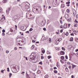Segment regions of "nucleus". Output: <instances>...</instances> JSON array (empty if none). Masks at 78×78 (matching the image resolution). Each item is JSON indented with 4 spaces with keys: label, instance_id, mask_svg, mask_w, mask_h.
Returning a JSON list of instances; mask_svg holds the SVG:
<instances>
[{
    "label": "nucleus",
    "instance_id": "nucleus-1",
    "mask_svg": "<svg viewBox=\"0 0 78 78\" xmlns=\"http://www.w3.org/2000/svg\"><path fill=\"white\" fill-rule=\"evenodd\" d=\"M33 11L34 13H38L40 12V9H39V7L37 6L34 7L33 9Z\"/></svg>",
    "mask_w": 78,
    "mask_h": 78
},
{
    "label": "nucleus",
    "instance_id": "nucleus-2",
    "mask_svg": "<svg viewBox=\"0 0 78 78\" xmlns=\"http://www.w3.org/2000/svg\"><path fill=\"white\" fill-rule=\"evenodd\" d=\"M29 60V61H31V62H33V63H35L36 62L35 59V56L34 55H31L30 56V59Z\"/></svg>",
    "mask_w": 78,
    "mask_h": 78
},
{
    "label": "nucleus",
    "instance_id": "nucleus-3",
    "mask_svg": "<svg viewBox=\"0 0 78 78\" xmlns=\"http://www.w3.org/2000/svg\"><path fill=\"white\" fill-rule=\"evenodd\" d=\"M31 12H28L26 14V18L27 19H29L30 17H31Z\"/></svg>",
    "mask_w": 78,
    "mask_h": 78
},
{
    "label": "nucleus",
    "instance_id": "nucleus-4",
    "mask_svg": "<svg viewBox=\"0 0 78 78\" xmlns=\"http://www.w3.org/2000/svg\"><path fill=\"white\" fill-rule=\"evenodd\" d=\"M22 40V39L21 37H18L16 40V43L17 44V42H18V41H19V42H21Z\"/></svg>",
    "mask_w": 78,
    "mask_h": 78
},
{
    "label": "nucleus",
    "instance_id": "nucleus-5",
    "mask_svg": "<svg viewBox=\"0 0 78 78\" xmlns=\"http://www.w3.org/2000/svg\"><path fill=\"white\" fill-rule=\"evenodd\" d=\"M65 17L66 19H68V18H69V15L68 14H66L65 15Z\"/></svg>",
    "mask_w": 78,
    "mask_h": 78
},
{
    "label": "nucleus",
    "instance_id": "nucleus-6",
    "mask_svg": "<svg viewBox=\"0 0 78 78\" xmlns=\"http://www.w3.org/2000/svg\"><path fill=\"white\" fill-rule=\"evenodd\" d=\"M5 20V17H2L1 18V19L0 20V21H1V22H3V21H4Z\"/></svg>",
    "mask_w": 78,
    "mask_h": 78
},
{
    "label": "nucleus",
    "instance_id": "nucleus-7",
    "mask_svg": "<svg viewBox=\"0 0 78 78\" xmlns=\"http://www.w3.org/2000/svg\"><path fill=\"white\" fill-rule=\"evenodd\" d=\"M53 2L58 3H60V1H58V0H53Z\"/></svg>",
    "mask_w": 78,
    "mask_h": 78
},
{
    "label": "nucleus",
    "instance_id": "nucleus-8",
    "mask_svg": "<svg viewBox=\"0 0 78 78\" xmlns=\"http://www.w3.org/2000/svg\"><path fill=\"white\" fill-rule=\"evenodd\" d=\"M25 8L26 9H29L30 7L28 5H26L25 6Z\"/></svg>",
    "mask_w": 78,
    "mask_h": 78
},
{
    "label": "nucleus",
    "instance_id": "nucleus-9",
    "mask_svg": "<svg viewBox=\"0 0 78 78\" xmlns=\"http://www.w3.org/2000/svg\"><path fill=\"white\" fill-rule=\"evenodd\" d=\"M41 52L42 53H45V49H44V48H42L41 49Z\"/></svg>",
    "mask_w": 78,
    "mask_h": 78
},
{
    "label": "nucleus",
    "instance_id": "nucleus-10",
    "mask_svg": "<svg viewBox=\"0 0 78 78\" xmlns=\"http://www.w3.org/2000/svg\"><path fill=\"white\" fill-rule=\"evenodd\" d=\"M60 54L61 55H65V52H64V51H61L60 52Z\"/></svg>",
    "mask_w": 78,
    "mask_h": 78
},
{
    "label": "nucleus",
    "instance_id": "nucleus-11",
    "mask_svg": "<svg viewBox=\"0 0 78 78\" xmlns=\"http://www.w3.org/2000/svg\"><path fill=\"white\" fill-rule=\"evenodd\" d=\"M63 27L64 28H66L67 27V24L65 23L63 25Z\"/></svg>",
    "mask_w": 78,
    "mask_h": 78
},
{
    "label": "nucleus",
    "instance_id": "nucleus-12",
    "mask_svg": "<svg viewBox=\"0 0 78 78\" xmlns=\"http://www.w3.org/2000/svg\"><path fill=\"white\" fill-rule=\"evenodd\" d=\"M13 72H14V73H16V72L17 70L16 69V68H14V69H13Z\"/></svg>",
    "mask_w": 78,
    "mask_h": 78
},
{
    "label": "nucleus",
    "instance_id": "nucleus-13",
    "mask_svg": "<svg viewBox=\"0 0 78 78\" xmlns=\"http://www.w3.org/2000/svg\"><path fill=\"white\" fill-rule=\"evenodd\" d=\"M73 12L74 15V17H75L76 15V11H75V10H74L73 11Z\"/></svg>",
    "mask_w": 78,
    "mask_h": 78
},
{
    "label": "nucleus",
    "instance_id": "nucleus-14",
    "mask_svg": "<svg viewBox=\"0 0 78 78\" xmlns=\"http://www.w3.org/2000/svg\"><path fill=\"white\" fill-rule=\"evenodd\" d=\"M73 41V37H71L70 38V40H69V41L70 42H72Z\"/></svg>",
    "mask_w": 78,
    "mask_h": 78
},
{
    "label": "nucleus",
    "instance_id": "nucleus-15",
    "mask_svg": "<svg viewBox=\"0 0 78 78\" xmlns=\"http://www.w3.org/2000/svg\"><path fill=\"white\" fill-rule=\"evenodd\" d=\"M42 25L43 26L44 25H45V21H42Z\"/></svg>",
    "mask_w": 78,
    "mask_h": 78
},
{
    "label": "nucleus",
    "instance_id": "nucleus-16",
    "mask_svg": "<svg viewBox=\"0 0 78 78\" xmlns=\"http://www.w3.org/2000/svg\"><path fill=\"white\" fill-rule=\"evenodd\" d=\"M65 7V5L64 4H62L61 5V8H64Z\"/></svg>",
    "mask_w": 78,
    "mask_h": 78
},
{
    "label": "nucleus",
    "instance_id": "nucleus-17",
    "mask_svg": "<svg viewBox=\"0 0 78 78\" xmlns=\"http://www.w3.org/2000/svg\"><path fill=\"white\" fill-rule=\"evenodd\" d=\"M10 10V8H9L6 11V12L7 13V14L9 13V10Z\"/></svg>",
    "mask_w": 78,
    "mask_h": 78
},
{
    "label": "nucleus",
    "instance_id": "nucleus-18",
    "mask_svg": "<svg viewBox=\"0 0 78 78\" xmlns=\"http://www.w3.org/2000/svg\"><path fill=\"white\" fill-rule=\"evenodd\" d=\"M64 58H65V57H64V56H61L60 57V59H62V60H63V59H64Z\"/></svg>",
    "mask_w": 78,
    "mask_h": 78
},
{
    "label": "nucleus",
    "instance_id": "nucleus-19",
    "mask_svg": "<svg viewBox=\"0 0 78 78\" xmlns=\"http://www.w3.org/2000/svg\"><path fill=\"white\" fill-rule=\"evenodd\" d=\"M73 32L74 33V34H75L76 35H77V32H76V31H73Z\"/></svg>",
    "mask_w": 78,
    "mask_h": 78
},
{
    "label": "nucleus",
    "instance_id": "nucleus-20",
    "mask_svg": "<svg viewBox=\"0 0 78 78\" xmlns=\"http://www.w3.org/2000/svg\"><path fill=\"white\" fill-rule=\"evenodd\" d=\"M76 67V66L75 65H73L72 66V69H74V67Z\"/></svg>",
    "mask_w": 78,
    "mask_h": 78
},
{
    "label": "nucleus",
    "instance_id": "nucleus-21",
    "mask_svg": "<svg viewBox=\"0 0 78 78\" xmlns=\"http://www.w3.org/2000/svg\"><path fill=\"white\" fill-rule=\"evenodd\" d=\"M62 40V38H59V39L58 40V42H60V41H61Z\"/></svg>",
    "mask_w": 78,
    "mask_h": 78
},
{
    "label": "nucleus",
    "instance_id": "nucleus-22",
    "mask_svg": "<svg viewBox=\"0 0 78 78\" xmlns=\"http://www.w3.org/2000/svg\"><path fill=\"white\" fill-rule=\"evenodd\" d=\"M65 35L66 36H68L69 35L68 32H66V34H65Z\"/></svg>",
    "mask_w": 78,
    "mask_h": 78
},
{
    "label": "nucleus",
    "instance_id": "nucleus-23",
    "mask_svg": "<svg viewBox=\"0 0 78 78\" xmlns=\"http://www.w3.org/2000/svg\"><path fill=\"white\" fill-rule=\"evenodd\" d=\"M75 41L76 42H78V38H75Z\"/></svg>",
    "mask_w": 78,
    "mask_h": 78
},
{
    "label": "nucleus",
    "instance_id": "nucleus-24",
    "mask_svg": "<svg viewBox=\"0 0 78 78\" xmlns=\"http://www.w3.org/2000/svg\"><path fill=\"white\" fill-rule=\"evenodd\" d=\"M2 2L3 3H6L7 0H3Z\"/></svg>",
    "mask_w": 78,
    "mask_h": 78
},
{
    "label": "nucleus",
    "instance_id": "nucleus-25",
    "mask_svg": "<svg viewBox=\"0 0 78 78\" xmlns=\"http://www.w3.org/2000/svg\"><path fill=\"white\" fill-rule=\"evenodd\" d=\"M34 45H32V47H31V48L32 49H34Z\"/></svg>",
    "mask_w": 78,
    "mask_h": 78
},
{
    "label": "nucleus",
    "instance_id": "nucleus-26",
    "mask_svg": "<svg viewBox=\"0 0 78 78\" xmlns=\"http://www.w3.org/2000/svg\"><path fill=\"white\" fill-rule=\"evenodd\" d=\"M74 22H75V23H78V21L76 20V19L74 21Z\"/></svg>",
    "mask_w": 78,
    "mask_h": 78
},
{
    "label": "nucleus",
    "instance_id": "nucleus-27",
    "mask_svg": "<svg viewBox=\"0 0 78 78\" xmlns=\"http://www.w3.org/2000/svg\"><path fill=\"white\" fill-rule=\"evenodd\" d=\"M78 26V24H76L74 25V27H77Z\"/></svg>",
    "mask_w": 78,
    "mask_h": 78
},
{
    "label": "nucleus",
    "instance_id": "nucleus-28",
    "mask_svg": "<svg viewBox=\"0 0 78 78\" xmlns=\"http://www.w3.org/2000/svg\"><path fill=\"white\" fill-rule=\"evenodd\" d=\"M21 41L19 42V41H18L17 44H19V45H20V43Z\"/></svg>",
    "mask_w": 78,
    "mask_h": 78
},
{
    "label": "nucleus",
    "instance_id": "nucleus-29",
    "mask_svg": "<svg viewBox=\"0 0 78 78\" xmlns=\"http://www.w3.org/2000/svg\"><path fill=\"white\" fill-rule=\"evenodd\" d=\"M11 76H12V73H10L9 74V78H11Z\"/></svg>",
    "mask_w": 78,
    "mask_h": 78
},
{
    "label": "nucleus",
    "instance_id": "nucleus-30",
    "mask_svg": "<svg viewBox=\"0 0 78 78\" xmlns=\"http://www.w3.org/2000/svg\"><path fill=\"white\" fill-rule=\"evenodd\" d=\"M2 9L1 8H0V13H2Z\"/></svg>",
    "mask_w": 78,
    "mask_h": 78
},
{
    "label": "nucleus",
    "instance_id": "nucleus-31",
    "mask_svg": "<svg viewBox=\"0 0 78 78\" xmlns=\"http://www.w3.org/2000/svg\"><path fill=\"white\" fill-rule=\"evenodd\" d=\"M48 78V76L47 75H46L44 76V78Z\"/></svg>",
    "mask_w": 78,
    "mask_h": 78
},
{
    "label": "nucleus",
    "instance_id": "nucleus-32",
    "mask_svg": "<svg viewBox=\"0 0 78 78\" xmlns=\"http://www.w3.org/2000/svg\"><path fill=\"white\" fill-rule=\"evenodd\" d=\"M39 64H41V65H42V62H41L39 63Z\"/></svg>",
    "mask_w": 78,
    "mask_h": 78
},
{
    "label": "nucleus",
    "instance_id": "nucleus-33",
    "mask_svg": "<svg viewBox=\"0 0 78 78\" xmlns=\"http://www.w3.org/2000/svg\"><path fill=\"white\" fill-rule=\"evenodd\" d=\"M44 58V56L42 55L41 56V59H43Z\"/></svg>",
    "mask_w": 78,
    "mask_h": 78
},
{
    "label": "nucleus",
    "instance_id": "nucleus-34",
    "mask_svg": "<svg viewBox=\"0 0 78 78\" xmlns=\"http://www.w3.org/2000/svg\"><path fill=\"white\" fill-rule=\"evenodd\" d=\"M70 3V2H67L66 3V5H69Z\"/></svg>",
    "mask_w": 78,
    "mask_h": 78
},
{
    "label": "nucleus",
    "instance_id": "nucleus-35",
    "mask_svg": "<svg viewBox=\"0 0 78 78\" xmlns=\"http://www.w3.org/2000/svg\"><path fill=\"white\" fill-rule=\"evenodd\" d=\"M49 43H51V38H49Z\"/></svg>",
    "mask_w": 78,
    "mask_h": 78
},
{
    "label": "nucleus",
    "instance_id": "nucleus-36",
    "mask_svg": "<svg viewBox=\"0 0 78 78\" xmlns=\"http://www.w3.org/2000/svg\"><path fill=\"white\" fill-rule=\"evenodd\" d=\"M62 50H64V51L66 50V49H65V48H63V47H62Z\"/></svg>",
    "mask_w": 78,
    "mask_h": 78
},
{
    "label": "nucleus",
    "instance_id": "nucleus-37",
    "mask_svg": "<svg viewBox=\"0 0 78 78\" xmlns=\"http://www.w3.org/2000/svg\"><path fill=\"white\" fill-rule=\"evenodd\" d=\"M41 73V71L38 70L37 71V73Z\"/></svg>",
    "mask_w": 78,
    "mask_h": 78
},
{
    "label": "nucleus",
    "instance_id": "nucleus-38",
    "mask_svg": "<svg viewBox=\"0 0 78 78\" xmlns=\"http://www.w3.org/2000/svg\"><path fill=\"white\" fill-rule=\"evenodd\" d=\"M65 58L66 59H68V57L67 56V55L65 56Z\"/></svg>",
    "mask_w": 78,
    "mask_h": 78
},
{
    "label": "nucleus",
    "instance_id": "nucleus-39",
    "mask_svg": "<svg viewBox=\"0 0 78 78\" xmlns=\"http://www.w3.org/2000/svg\"><path fill=\"white\" fill-rule=\"evenodd\" d=\"M66 11H67V12H69L70 10H69V9H67L66 10Z\"/></svg>",
    "mask_w": 78,
    "mask_h": 78
},
{
    "label": "nucleus",
    "instance_id": "nucleus-40",
    "mask_svg": "<svg viewBox=\"0 0 78 78\" xmlns=\"http://www.w3.org/2000/svg\"><path fill=\"white\" fill-rule=\"evenodd\" d=\"M67 21L68 22H70V21H71V20H70V19H68L67 20Z\"/></svg>",
    "mask_w": 78,
    "mask_h": 78
},
{
    "label": "nucleus",
    "instance_id": "nucleus-41",
    "mask_svg": "<svg viewBox=\"0 0 78 78\" xmlns=\"http://www.w3.org/2000/svg\"><path fill=\"white\" fill-rule=\"evenodd\" d=\"M48 59H50L51 58V56H48Z\"/></svg>",
    "mask_w": 78,
    "mask_h": 78
},
{
    "label": "nucleus",
    "instance_id": "nucleus-42",
    "mask_svg": "<svg viewBox=\"0 0 78 78\" xmlns=\"http://www.w3.org/2000/svg\"><path fill=\"white\" fill-rule=\"evenodd\" d=\"M60 62H61V63H62V64H64V62L63 61H62V60H60Z\"/></svg>",
    "mask_w": 78,
    "mask_h": 78
},
{
    "label": "nucleus",
    "instance_id": "nucleus-43",
    "mask_svg": "<svg viewBox=\"0 0 78 78\" xmlns=\"http://www.w3.org/2000/svg\"><path fill=\"white\" fill-rule=\"evenodd\" d=\"M60 22L61 24H62V20H60Z\"/></svg>",
    "mask_w": 78,
    "mask_h": 78
},
{
    "label": "nucleus",
    "instance_id": "nucleus-44",
    "mask_svg": "<svg viewBox=\"0 0 78 78\" xmlns=\"http://www.w3.org/2000/svg\"><path fill=\"white\" fill-rule=\"evenodd\" d=\"M33 31V28H31L29 30V31Z\"/></svg>",
    "mask_w": 78,
    "mask_h": 78
},
{
    "label": "nucleus",
    "instance_id": "nucleus-45",
    "mask_svg": "<svg viewBox=\"0 0 78 78\" xmlns=\"http://www.w3.org/2000/svg\"><path fill=\"white\" fill-rule=\"evenodd\" d=\"M54 73H57V71L55 70L54 71Z\"/></svg>",
    "mask_w": 78,
    "mask_h": 78
},
{
    "label": "nucleus",
    "instance_id": "nucleus-46",
    "mask_svg": "<svg viewBox=\"0 0 78 78\" xmlns=\"http://www.w3.org/2000/svg\"><path fill=\"white\" fill-rule=\"evenodd\" d=\"M70 35L71 36H74V34H73V33L71 34Z\"/></svg>",
    "mask_w": 78,
    "mask_h": 78
},
{
    "label": "nucleus",
    "instance_id": "nucleus-47",
    "mask_svg": "<svg viewBox=\"0 0 78 78\" xmlns=\"http://www.w3.org/2000/svg\"><path fill=\"white\" fill-rule=\"evenodd\" d=\"M71 25V24H68V28H70V27Z\"/></svg>",
    "mask_w": 78,
    "mask_h": 78
},
{
    "label": "nucleus",
    "instance_id": "nucleus-48",
    "mask_svg": "<svg viewBox=\"0 0 78 78\" xmlns=\"http://www.w3.org/2000/svg\"><path fill=\"white\" fill-rule=\"evenodd\" d=\"M14 50H17V47H15L14 48Z\"/></svg>",
    "mask_w": 78,
    "mask_h": 78
},
{
    "label": "nucleus",
    "instance_id": "nucleus-49",
    "mask_svg": "<svg viewBox=\"0 0 78 78\" xmlns=\"http://www.w3.org/2000/svg\"><path fill=\"white\" fill-rule=\"evenodd\" d=\"M15 27L16 28L15 30H17V25H15Z\"/></svg>",
    "mask_w": 78,
    "mask_h": 78
},
{
    "label": "nucleus",
    "instance_id": "nucleus-50",
    "mask_svg": "<svg viewBox=\"0 0 78 78\" xmlns=\"http://www.w3.org/2000/svg\"><path fill=\"white\" fill-rule=\"evenodd\" d=\"M2 33H5V30L3 29L2 30Z\"/></svg>",
    "mask_w": 78,
    "mask_h": 78
},
{
    "label": "nucleus",
    "instance_id": "nucleus-51",
    "mask_svg": "<svg viewBox=\"0 0 78 78\" xmlns=\"http://www.w3.org/2000/svg\"><path fill=\"white\" fill-rule=\"evenodd\" d=\"M65 70L66 72H68V69H67V68H66Z\"/></svg>",
    "mask_w": 78,
    "mask_h": 78
},
{
    "label": "nucleus",
    "instance_id": "nucleus-52",
    "mask_svg": "<svg viewBox=\"0 0 78 78\" xmlns=\"http://www.w3.org/2000/svg\"><path fill=\"white\" fill-rule=\"evenodd\" d=\"M4 71V70H1V72L2 73H4V72H3Z\"/></svg>",
    "mask_w": 78,
    "mask_h": 78
},
{
    "label": "nucleus",
    "instance_id": "nucleus-53",
    "mask_svg": "<svg viewBox=\"0 0 78 78\" xmlns=\"http://www.w3.org/2000/svg\"><path fill=\"white\" fill-rule=\"evenodd\" d=\"M20 34H21V35H23V33H22L21 32H20Z\"/></svg>",
    "mask_w": 78,
    "mask_h": 78
},
{
    "label": "nucleus",
    "instance_id": "nucleus-54",
    "mask_svg": "<svg viewBox=\"0 0 78 78\" xmlns=\"http://www.w3.org/2000/svg\"><path fill=\"white\" fill-rule=\"evenodd\" d=\"M6 53H9V51H6Z\"/></svg>",
    "mask_w": 78,
    "mask_h": 78
},
{
    "label": "nucleus",
    "instance_id": "nucleus-55",
    "mask_svg": "<svg viewBox=\"0 0 78 78\" xmlns=\"http://www.w3.org/2000/svg\"><path fill=\"white\" fill-rule=\"evenodd\" d=\"M43 30L44 31H45L46 30V28H44Z\"/></svg>",
    "mask_w": 78,
    "mask_h": 78
},
{
    "label": "nucleus",
    "instance_id": "nucleus-56",
    "mask_svg": "<svg viewBox=\"0 0 78 78\" xmlns=\"http://www.w3.org/2000/svg\"><path fill=\"white\" fill-rule=\"evenodd\" d=\"M72 67V66H69V69H71Z\"/></svg>",
    "mask_w": 78,
    "mask_h": 78
},
{
    "label": "nucleus",
    "instance_id": "nucleus-57",
    "mask_svg": "<svg viewBox=\"0 0 78 78\" xmlns=\"http://www.w3.org/2000/svg\"><path fill=\"white\" fill-rule=\"evenodd\" d=\"M26 33H30V32H29V31H27L26 32Z\"/></svg>",
    "mask_w": 78,
    "mask_h": 78
},
{
    "label": "nucleus",
    "instance_id": "nucleus-58",
    "mask_svg": "<svg viewBox=\"0 0 78 78\" xmlns=\"http://www.w3.org/2000/svg\"><path fill=\"white\" fill-rule=\"evenodd\" d=\"M63 31V30H61L60 31V33H62Z\"/></svg>",
    "mask_w": 78,
    "mask_h": 78
},
{
    "label": "nucleus",
    "instance_id": "nucleus-59",
    "mask_svg": "<svg viewBox=\"0 0 78 78\" xmlns=\"http://www.w3.org/2000/svg\"><path fill=\"white\" fill-rule=\"evenodd\" d=\"M7 69V71L9 72V68H8Z\"/></svg>",
    "mask_w": 78,
    "mask_h": 78
},
{
    "label": "nucleus",
    "instance_id": "nucleus-60",
    "mask_svg": "<svg viewBox=\"0 0 78 78\" xmlns=\"http://www.w3.org/2000/svg\"><path fill=\"white\" fill-rule=\"evenodd\" d=\"M53 5H54V6H56V3H54V4H53Z\"/></svg>",
    "mask_w": 78,
    "mask_h": 78
},
{
    "label": "nucleus",
    "instance_id": "nucleus-61",
    "mask_svg": "<svg viewBox=\"0 0 78 78\" xmlns=\"http://www.w3.org/2000/svg\"><path fill=\"white\" fill-rule=\"evenodd\" d=\"M51 8V7L50 6H49L48 8V9H50Z\"/></svg>",
    "mask_w": 78,
    "mask_h": 78
},
{
    "label": "nucleus",
    "instance_id": "nucleus-62",
    "mask_svg": "<svg viewBox=\"0 0 78 78\" xmlns=\"http://www.w3.org/2000/svg\"><path fill=\"white\" fill-rule=\"evenodd\" d=\"M71 78H74V76H73V75H72L71 76Z\"/></svg>",
    "mask_w": 78,
    "mask_h": 78
},
{
    "label": "nucleus",
    "instance_id": "nucleus-63",
    "mask_svg": "<svg viewBox=\"0 0 78 78\" xmlns=\"http://www.w3.org/2000/svg\"><path fill=\"white\" fill-rule=\"evenodd\" d=\"M60 28H63V27H62V25L61 26Z\"/></svg>",
    "mask_w": 78,
    "mask_h": 78
},
{
    "label": "nucleus",
    "instance_id": "nucleus-64",
    "mask_svg": "<svg viewBox=\"0 0 78 78\" xmlns=\"http://www.w3.org/2000/svg\"><path fill=\"white\" fill-rule=\"evenodd\" d=\"M32 42H33V43H35V41H34V40H32Z\"/></svg>",
    "mask_w": 78,
    "mask_h": 78
}]
</instances>
